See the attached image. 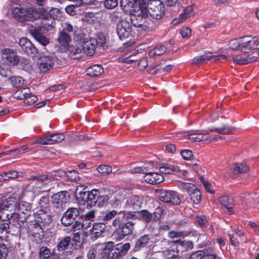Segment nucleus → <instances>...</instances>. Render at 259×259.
Returning a JSON list of instances; mask_svg holds the SVG:
<instances>
[{
    "instance_id": "nucleus-18",
    "label": "nucleus",
    "mask_w": 259,
    "mask_h": 259,
    "mask_svg": "<svg viewBox=\"0 0 259 259\" xmlns=\"http://www.w3.org/2000/svg\"><path fill=\"white\" fill-rule=\"evenodd\" d=\"M219 201L225 207L224 211L226 213L231 214L234 212L233 209L234 201L232 197L227 196H221L219 198Z\"/></svg>"
},
{
    "instance_id": "nucleus-56",
    "label": "nucleus",
    "mask_w": 259,
    "mask_h": 259,
    "mask_svg": "<svg viewBox=\"0 0 259 259\" xmlns=\"http://www.w3.org/2000/svg\"><path fill=\"white\" fill-rule=\"evenodd\" d=\"M97 42V45L104 47L106 43V38L105 35L103 33H100L98 35L97 39H96Z\"/></svg>"
},
{
    "instance_id": "nucleus-28",
    "label": "nucleus",
    "mask_w": 259,
    "mask_h": 259,
    "mask_svg": "<svg viewBox=\"0 0 259 259\" xmlns=\"http://www.w3.org/2000/svg\"><path fill=\"white\" fill-rule=\"evenodd\" d=\"M34 143L39 145H49L54 144L52 138V134L46 135L42 137H37Z\"/></svg>"
},
{
    "instance_id": "nucleus-8",
    "label": "nucleus",
    "mask_w": 259,
    "mask_h": 259,
    "mask_svg": "<svg viewBox=\"0 0 259 259\" xmlns=\"http://www.w3.org/2000/svg\"><path fill=\"white\" fill-rule=\"evenodd\" d=\"M117 33L121 40L132 37L131 23L126 19L122 20L117 26Z\"/></svg>"
},
{
    "instance_id": "nucleus-51",
    "label": "nucleus",
    "mask_w": 259,
    "mask_h": 259,
    "mask_svg": "<svg viewBox=\"0 0 259 259\" xmlns=\"http://www.w3.org/2000/svg\"><path fill=\"white\" fill-rule=\"evenodd\" d=\"M118 4L117 0H105L104 5L106 9L111 10L117 6Z\"/></svg>"
},
{
    "instance_id": "nucleus-60",
    "label": "nucleus",
    "mask_w": 259,
    "mask_h": 259,
    "mask_svg": "<svg viewBox=\"0 0 259 259\" xmlns=\"http://www.w3.org/2000/svg\"><path fill=\"white\" fill-rule=\"evenodd\" d=\"M52 138L54 144H56L64 140L65 136L62 134H52Z\"/></svg>"
},
{
    "instance_id": "nucleus-11",
    "label": "nucleus",
    "mask_w": 259,
    "mask_h": 259,
    "mask_svg": "<svg viewBox=\"0 0 259 259\" xmlns=\"http://www.w3.org/2000/svg\"><path fill=\"white\" fill-rule=\"evenodd\" d=\"M79 194L81 198L86 202L87 206L92 207L98 203L99 197V191L94 189L89 192H80Z\"/></svg>"
},
{
    "instance_id": "nucleus-21",
    "label": "nucleus",
    "mask_w": 259,
    "mask_h": 259,
    "mask_svg": "<svg viewBox=\"0 0 259 259\" xmlns=\"http://www.w3.org/2000/svg\"><path fill=\"white\" fill-rule=\"evenodd\" d=\"M146 17H127L126 20L129 21L136 27H141L146 30L149 28L148 23L146 21Z\"/></svg>"
},
{
    "instance_id": "nucleus-1",
    "label": "nucleus",
    "mask_w": 259,
    "mask_h": 259,
    "mask_svg": "<svg viewBox=\"0 0 259 259\" xmlns=\"http://www.w3.org/2000/svg\"><path fill=\"white\" fill-rule=\"evenodd\" d=\"M135 223L132 221L122 223L120 217H116L112 222V227L116 228L115 232L118 235V239H123L131 234L134 230Z\"/></svg>"
},
{
    "instance_id": "nucleus-32",
    "label": "nucleus",
    "mask_w": 259,
    "mask_h": 259,
    "mask_svg": "<svg viewBox=\"0 0 259 259\" xmlns=\"http://www.w3.org/2000/svg\"><path fill=\"white\" fill-rule=\"evenodd\" d=\"M120 7L121 9L126 13H128L131 16L130 11L133 9L134 7V2L130 0H120L119 2Z\"/></svg>"
},
{
    "instance_id": "nucleus-23",
    "label": "nucleus",
    "mask_w": 259,
    "mask_h": 259,
    "mask_svg": "<svg viewBox=\"0 0 259 259\" xmlns=\"http://www.w3.org/2000/svg\"><path fill=\"white\" fill-rule=\"evenodd\" d=\"M104 71V69L100 65H94L87 69V74L91 76H98Z\"/></svg>"
},
{
    "instance_id": "nucleus-35",
    "label": "nucleus",
    "mask_w": 259,
    "mask_h": 259,
    "mask_svg": "<svg viewBox=\"0 0 259 259\" xmlns=\"http://www.w3.org/2000/svg\"><path fill=\"white\" fill-rule=\"evenodd\" d=\"M242 37L234 38L229 41V47L232 50H240L241 51Z\"/></svg>"
},
{
    "instance_id": "nucleus-6",
    "label": "nucleus",
    "mask_w": 259,
    "mask_h": 259,
    "mask_svg": "<svg viewBox=\"0 0 259 259\" xmlns=\"http://www.w3.org/2000/svg\"><path fill=\"white\" fill-rule=\"evenodd\" d=\"M134 7L131 10V16H148V8L146 0H133Z\"/></svg>"
},
{
    "instance_id": "nucleus-58",
    "label": "nucleus",
    "mask_w": 259,
    "mask_h": 259,
    "mask_svg": "<svg viewBox=\"0 0 259 259\" xmlns=\"http://www.w3.org/2000/svg\"><path fill=\"white\" fill-rule=\"evenodd\" d=\"M8 254V250L4 244H0V259H4L7 257Z\"/></svg>"
},
{
    "instance_id": "nucleus-37",
    "label": "nucleus",
    "mask_w": 259,
    "mask_h": 259,
    "mask_svg": "<svg viewBox=\"0 0 259 259\" xmlns=\"http://www.w3.org/2000/svg\"><path fill=\"white\" fill-rule=\"evenodd\" d=\"M50 205L49 198L48 196H42L39 202L38 210L46 211Z\"/></svg>"
},
{
    "instance_id": "nucleus-2",
    "label": "nucleus",
    "mask_w": 259,
    "mask_h": 259,
    "mask_svg": "<svg viewBox=\"0 0 259 259\" xmlns=\"http://www.w3.org/2000/svg\"><path fill=\"white\" fill-rule=\"evenodd\" d=\"M1 56L3 63L10 66H16L20 61V56L15 50L4 48L1 51Z\"/></svg>"
},
{
    "instance_id": "nucleus-39",
    "label": "nucleus",
    "mask_w": 259,
    "mask_h": 259,
    "mask_svg": "<svg viewBox=\"0 0 259 259\" xmlns=\"http://www.w3.org/2000/svg\"><path fill=\"white\" fill-rule=\"evenodd\" d=\"M232 169L235 174L246 172L249 170V167L243 163H236Z\"/></svg>"
},
{
    "instance_id": "nucleus-52",
    "label": "nucleus",
    "mask_w": 259,
    "mask_h": 259,
    "mask_svg": "<svg viewBox=\"0 0 259 259\" xmlns=\"http://www.w3.org/2000/svg\"><path fill=\"white\" fill-rule=\"evenodd\" d=\"M181 154L182 158L186 160H191L194 157L192 151L188 149L181 151Z\"/></svg>"
},
{
    "instance_id": "nucleus-57",
    "label": "nucleus",
    "mask_w": 259,
    "mask_h": 259,
    "mask_svg": "<svg viewBox=\"0 0 259 259\" xmlns=\"http://www.w3.org/2000/svg\"><path fill=\"white\" fill-rule=\"evenodd\" d=\"M54 28V25L52 24V22L51 24L49 23H44L43 22V25L41 26H38V30L43 31H46L47 32L52 30Z\"/></svg>"
},
{
    "instance_id": "nucleus-10",
    "label": "nucleus",
    "mask_w": 259,
    "mask_h": 259,
    "mask_svg": "<svg viewBox=\"0 0 259 259\" xmlns=\"http://www.w3.org/2000/svg\"><path fill=\"white\" fill-rule=\"evenodd\" d=\"M55 63V58L53 56L44 55L40 57L37 65L40 72H46L53 68Z\"/></svg>"
},
{
    "instance_id": "nucleus-63",
    "label": "nucleus",
    "mask_w": 259,
    "mask_h": 259,
    "mask_svg": "<svg viewBox=\"0 0 259 259\" xmlns=\"http://www.w3.org/2000/svg\"><path fill=\"white\" fill-rule=\"evenodd\" d=\"M9 228L8 223H3L0 225V234L2 235L0 238L3 237V235H6L8 233Z\"/></svg>"
},
{
    "instance_id": "nucleus-17",
    "label": "nucleus",
    "mask_w": 259,
    "mask_h": 259,
    "mask_svg": "<svg viewBox=\"0 0 259 259\" xmlns=\"http://www.w3.org/2000/svg\"><path fill=\"white\" fill-rule=\"evenodd\" d=\"M103 251L108 255L107 259H116L120 257L119 253L115 250V245L112 241L105 243Z\"/></svg>"
},
{
    "instance_id": "nucleus-14",
    "label": "nucleus",
    "mask_w": 259,
    "mask_h": 259,
    "mask_svg": "<svg viewBox=\"0 0 259 259\" xmlns=\"http://www.w3.org/2000/svg\"><path fill=\"white\" fill-rule=\"evenodd\" d=\"M19 44L21 49L27 54L32 57L36 56V55L37 54V50L26 37L20 38Z\"/></svg>"
},
{
    "instance_id": "nucleus-41",
    "label": "nucleus",
    "mask_w": 259,
    "mask_h": 259,
    "mask_svg": "<svg viewBox=\"0 0 259 259\" xmlns=\"http://www.w3.org/2000/svg\"><path fill=\"white\" fill-rule=\"evenodd\" d=\"M9 80L11 84L16 88L21 87L23 85L24 82V80L20 76L11 77L9 78Z\"/></svg>"
},
{
    "instance_id": "nucleus-26",
    "label": "nucleus",
    "mask_w": 259,
    "mask_h": 259,
    "mask_svg": "<svg viewBox=\"0 0 259 259\" xmlns=\"http://www.w3.org/2000/svg\"><path fill=\"white\" fill-rule=\"evenodd\" d=\"M212 57L211 53H207L201 56H196L194 57L192 63L195 65H200L206 61L209 60Z\"/></svg>"
},
{
    "instance_id": "nucleus-31",
    "label": "nucleus",
    "mask_w": 259,
    "mask_h": 259,
    "mask_svg": "<svg viewBox=\"0 0 259 259\" xmlns=\"http://www.w3.org/2000/svg\"><path fill=\"white\" fill-rule=\"evenodd\" d=\"M234 128L231 126L226 125L222 127H218V128H210V131H215L219 134H223V135H228L231 134L232 131H233Z\"/></svg>"
},
{
    "instance_id": "nucleus-15",
    "label": "nucleus",
    "mask_w": 259,
    "mask_h": 259,
    "mask_svg": "<svg viewBox=\"0 0 259 259\" xmlns=\"http://www.w3.org/2000/svg\"><path fill=\"white\" fill-rule=\"evenodd\" d=\"M145 181L150 184L155 185L159 184L164 181L163 176L157 171H149L146 173L145 177Z\"/></svg>"
},
{
    "instance_id": "nucleus-40",
    "label": "nucleus",
    "mask_w": 259,
    "mask_h": 259,
    "mask_svg": "<svg viewBox=\"0 0 259 259\" xmlns=\"http://www.w3.org/2000/svg\"><path fill=\"white\" fill-rule=\"evenodd\" d=\"M188 138L194 142H205V134L201 133H193L189 135Z\"/></svg>"
},
{
    "instance_id": "nucleus-53",
    "label": "nucleus",
    "mask_w": 259,
    "mask_h": 259,
    "mask_svg": "<svg viewBox=\"0 0 259 259\" xmlns=\"http://www.w3.org/2000/svg\"><path fill=\"white\" fill-rule=\"evenodd\" d=\"M185 236L183 232L171 231L168 234V237L171 239L184 238Z\"/></svg>"
},
{
    "instance_id": "nucleus-54",
    "label": "nucleus",
    "mask_w": 259,
    "mask_h": 259,
    "mask_svg": "<svg viewBox=\"0 0 259 259\" xmlns=\"http://www.w3.org/2000/svg\"><path fill=\"white\" fill-rule=\"evenodd\" d=\"M232 61L234 63L239 65H245V56L237 55L232 57Z\"/></svg>"
},
{
    "instance_id": "nucleus-9",
    "label": "nucleus",
    "mask_w": 259,
    "mask_h": 259,
    "mask_svg": "<svg viewBox=\"0 0 259 259\" xmlns=\"http://www.w3.org/2000/svg\"><path fill=\"white\" fill-rule=\"evenodd\" d=\"M241 44V52L247 53L256 49L259 41L256 36H245L242 37Z\"/></svg>"
},
{
    "instance_id": "nucleus-3",
    "label": "nucleus",
    "mask_w": 259,
    "mask_h": 259,
    "mask_svg": "<svg viewBox=\"0 0 259 259\" xmlns=\"http://www.w3.org/2000/svg\"><path fill=\"white\" fill-rule=\"evenodd\" d=\"M156 195L160 201L165 203L178 205L181 201L177 192L174 191L161 189L156 191Z\"/></svg>"
},
{
    "instance_id": "nucleus-20",
    "label": "nucleus",
    "mask_w": 259,
    "mask_h": 259,
    "mask_svg": "<svg viewBox=\"0 0 259 259\" xmlns=\"http://www.w3.org/2000/svg\"><path fill=\"white\" fill-rule=\"evenodd\" d=\"M30 32L34 38L43 46H46L50 43V38L42 34L38 28L31 29Z\"/></svg>"
},
{
    "instance_id": "nucleus-5",
    "label": "nucleus",
    "mask_w": 259,
    "mask_h": 259,
    "mask_svg": "<svg viewBox=\"0 0 259 259\" xmlns=\"http://www.w3.org/2000/svg\"><path fill=\"white\" fill-rule=\"evenodd\" d=\"M69 199V196L66 191L56 193L52 197V202L54 206L61 210L66 207Z\"/></svg>"
},
{
    "instance_id": "nucleus-62",
    "label": "nucleus",
    "mask_w": 259,
    "mask_h": 259,
    "mask_svg": "<svg viewBox=\"0 0 259 259\" xmlns=\"http://www.w3.org/2000/svg\"><path fill=\"white\" fill-rule=\"evenodd\" d=\"M163 212V210L160 207L156 208L155 211L154 212L153 214L152 219L153 221H157L159 220L161 216V214Z\"/></svg>"
},
{
    "instance_id": "nucleus-45",
    "label": "nucleus",
    "mask_w": 259,
    "mask_h": 259,
    "mask_svg": "<svg viewBox=\"0 0 259 259\" xmlns=\"http://www.w3.org/2000/svg\"><path fill=\"white\" fill-rule=\"evenodd\" d=\"M141 218L146 223H149L153 218V214L147 210H143L140 212Z\"/></svg>"
},
{
    "instance_id": "nucleus-42",
    "label": "nucleus",
    "mask_w": 259,
    "mask_h": 259,
    "mask_svg": "<svg viewBox=\"0 0 259 259\" xmlns=\"http://www.w3.org/2000/svg\"><path fill=\"white\" fill-rule=\"evenodd\" d=\"M178 185L179 187L186 190L189 194L196 188L195 185L191 183L179 182Z\"/></svg>"
},
{
    "instance_id": "nucleus-19",
    "label": "nucleus",
    "mask_w": 259,
    "mask_h": 259,
    "mask_svg": "<svg viewBox=\"0 0 259 259\" xmlns=\"http://www.w3.org/2000/svg\"><path fill=\"white\" fill-rule=\"evenodd\" d=\"M97 46V42L96 38H91L83 42L82 50L87 55L91 56L95 53Z\"/></svg>"
},
{
    "instance_id": "nucleus-43",
    "label": "nucleus",
    "mask_w": 259,
    "mask_h": 259,
    "mask_svg": "<svg viewBox=\"0 0 259 259\" xmlns=\"http://www.w3.org/2000/svg\"><path fill=\"white\" fill-rule=\"evenodd\" d=\"M129 203L133 206L139 208L141 207L142 199L137 195H133L131 197Z\"/></svg>"
},
{
    "instance_id": "nucleus-7",
    "label": "nucleus",
    "mask_w": 259,
    "mask_h": 259,
    "mask_svg": "<svg viewBox=\"0 0 259 259\" xmlns=\"http://www.w3.org/2000/svg\"><path fill=\"white\" fill-rule=\"evenodd\" d=\"M148 16H162L164 15L165 7L159 0H151L148 4Z\"/></svg>"
},
{
    "instance_id": "nucleus-61",
    "label": "nucleus",
    "mask_w": 259,
    "mask_h": 259,
    "mask_svg": "<svg viewBox=\"0 0 259 259\" xmlns=\"http://www.w3.org/2000/svg\"><path fill=\"white\" fill-rule=\"evenodd\" d=\"M37 100V98L35 95L31 94L30 96L24 100V103L28 104V105H30L36 102Z\"/></svg>"
},
{
    "instance_id": "nucleus-13",
    "label": "nucleus",
    "mask_w": 259,
    "mask_h": 259,
    "mask_svg": "<svg viewBox=\"0 0 259 259\" xmlns=\"http://www.w3.org/2000/svg\"><path fill=\"white\" fill-rule=\"evenodd\" d=\"M37 13V11L34 7L23 8L19 6L12 9V16H35Z\"/></svg>"
},
{
    "instance_id": "nucleus-22",
    "label": "nucleus",
    "mask_w": 259,
    "mask_h": 259,
    "mask_svg": "<svg viewBox=\"0 0 259 259\" xmlns=\"http://www.w3.org/2000/svg\"><path fill=\"white\" fill-rule=\"evenodd\" d=\"M105 225L101 223H97L93 225L90 230L91 238L95 240L100 237L104 231Z\"/></svg>"
},
{
    "instance_id": "nucleus-12",
    "label": "nucleus",
    "mask_w": 259,
    "mask_h": 259,
    "mask_svg": "<svg viewBox=\"0 0 259 259\" xmlns=\"http://www.w3.org/2000/svg\"><path fill=\"white\" fill-rule=\"evenodd\" d=\"M79 210L75 207H70L64 213L62 219L61 223L65 226H68L71 225L74 220L78 216Z\"/></svg>"
},
{
    "instance_id": "nucleus-47",
    "label": "nucleus",
    "mask_w": 259,
    "mask_h": 259,
    "mask_svg": "<svg viewBox=\"0 0 259 259\" xmlns=\"http://www.w3.org/2000/svg\"><path fill=\"white\" fill-rule=\"evenodd\" d=\"M194 5H191L186 7L182 13L180 14V16H193L195 14V11L194 10L193 7Z\"/></svg>"
},
{
    "instance_id": "nucleus-64",
    "label": "nucleus",
    "mask_w": 259,
    "mask_h": 259,
    "mask_svg": "<svg viewBox=\"0 0 259 259\" xmlns=\"http://www.w3.org/2000/svg\"><path fill=\"white\" fill-rule=\"evenodd\" d=\"M97 249L95 246H92L90 247L87 256L89 259H95L96 256Z\"/></svg>"
},
{
    "instance_id": "nucleus-59",
    "label": "nucleus",
    "mask_w": 259,
    "mask_h": 259,
    "mask_svg": "<svg viewBox=\"0 0 259 259\" xmlns=\"http://www.w3.org/2000/svg\"><path fill=\"white\" fill-rule=\"evenodd\" d=\"M180 34L183 38H188L191 35V30L188 27H183L180 31Z\"/></svg>"
},
{
    "instance_id": "nucleus-55",
    "label": "nucleus",
    "mask_w": 259,
    "mask_h": 259,
    "mask_svg": "<svg viewBox=\"0 0 259 259\" xmlns=\"http://www.w3.org/2000/svg\"><path fill=\"white\" fill-rule=\"evenodd\" d=\"M129 172L132 174H145L148 172V169L146 167H136L134 168L130 169Z\"/></svg>"
},
{
    "instance_id": "nucleus-44",
    "label": "nucleus",
    "mask_w": 259,
    "mask_h": 259,
    "mask_svg": "<svg viewBox=\"0 0 259 259\" xmlns=\"http://www.w3.org/2000/svg\"><path fill=\"white\" fill-rule=\"evenodd\" d=\"M71 238L69 237H65L58 245L57 248L59 250H64L66 249L69 245Z\"/></svg>"
},
{
    "instance_id": "nucleus-34",
    "label": "nucleus",
    "mask_w": 259,
    "mask_h": 259,
    "mask_svg": "<svg viewBox=\"0 0 259 259\" xmlns=\"http://www.w3.org/2000/svg\"><path fill=\"white\" fill-rule=\"evenodd\" d=\"M149 240V237L148 235H144L141 237L136 242L135 247L136 251L140 250L141 248L144 247L147 245Z\"/></svg>"
},
{
    "instance_id": "nucleus-29",
    "label": "nucleus",
    "mask_w": 259,
    "mask_h": 259,
    "mask_svg": "<svg viewBox=\"0 0 259 259\" xmlns=\"http://www.w3.org/2000/svg\"><path fill=\"white\" fill-rule=\"evenodd\" d=\"M174 243L178 244L179 247L182 251H186L192 249L193 247V243L190 241L181 240L177 239L173 241Z\"/></svg>"
},
{
    "instance_id": "nucleus-16",
    "label": "nucleus",
    "mask_w": 259,
    "mask_h": 259,
    "mask_svg": "<svg viewBox=\"0 0 259 259\" xmlns=\"http://www.w3.org/2000/svg\"><path fill=\"white\" fill-rule=\"evenodd\" d=\"M18 213L22 216V217H20V222H25L30 214L31 206L30 203L25 201L20 202L18 206Z\"/></svg>"
},
{
    "instance_id": "nucleus-49",
    "label": "nucleus",
    "mask_w": 259,
    "mask_h": 259,
    "mask_svg": "<svg viewBox=\"0 0 259 259\" xmlns=\"http://www.w3.org/2000/svg\"><path fill=\"white\" fill-rule=\"evenodd\" d=\"M50 255L51 252L47 247L43 246L40 248L39 256L41 259H47Z\"/></svg>"
},
{
    "instance_id": "nucleus-38",
    "label": "nucleus",
    "mask_w": 259,
    "mask_h": 259,
    "mask_svg": "<svg viewBox=\"0 0 259 259\" xmlns=\"http://www.w3.org/2000/svg\"><path fill=\"white\" fill-rule=\"evenodd\" d=\"M189 195L193 203L198 204L201 201V193L197 188H195V190H193Z\"/></svg>"
},
{
    "instance_id": "nucleus-36",
    "label": "nucleus",
    "mask_w": 259,
    "mask_h": 259,
    "mask_svg": "<svg viewBox=\"0 0 259 259\" xmlns=\"http://www.w3.org/2000/svg\"><path fill=\"white\" fill-rule=\"evenodd\" d=\"M29 180H33L35 181V184L37 183L38 184H41V183H43L48 180L52 181L53 180L52 176H48L47 175H43L39 176H35L30 177L28 178Z\"/></svg>"
},
{
    "instance_id": "nucleus-30",
    "label": "nucleus",
    "mask_w": 259,
    "mask_h": 259,
    "mask_svg": "<svg viewBox=\"0 0 259 259\" xmlns=\"http://www.w3.org/2000/svg\"><path fill=\"white\" fill-rule=\"evenodd\" d=\"M167 52V48L162 45H157L153 49L150 50L149 52V55L150 57L160 56L164 54Z\"/></svg>"
},
{
    "instance_id": "nucleus-33",
    "label": "nucleus",
    "mask_w": 259,
    "mask_h": 259,
    "mask_svg": "<svg viewBox=\"0 0 259 259\" xmlns=\"http://www.w3.org/2000/svg\"><path fill=\"white\" fill-rule=\"evenodd\" d=\"M131 247L130 243H119L115 245V250L119 253L120 257L125 255Z\"/></svg>"
},
{
    "instance_id": "nucleus-27",
    "label": "nucleus",
    "mask_w": 259,
    "mask_h": 259,
    "mask_svg": "<svg viewBox=\"0 0 259 259\" xmlns=\"http://www.w3.org/2000/svg\"><path fill=\"white\" fill-rule=\"evenodd\" d=\"M57 40L59 44L64 47L69 46L71 40V37L65 31H62L59 34Z\"/></svg>"
},
{
    "instance_id": "nucleus-48",
    "label": "nucleus",
    "mask_w": 259,
    "mask_h": 259,
    "mask_svg": "<svg viewBox=\"0 0 259 259\" xmlns=\"http://www.w3.org/2000/svg\"><path fill=\"white\" fill-rule=\"evenodd\" d=\"M121 212H118L116 210H112L111 211H107L104 216L103 220L104 221H108L112 219L114 217H115L117 214L121 213Z\"/></svg>"
},
{
    "instance_id": "nucleus-24",
    "label": "nucleus",
    "mask_w": 259,
    "mask_h": 259,
    "mask_svg": "<svg viewBox=\"0 0 259 259\" xmlns=\"http://www.w3.org/2000/svg\"><path fill=\"white\" fill-rule=\"evenodd\" d=\"M51 215L47 213L46 211L38 210L36 217V221L45 224H49L51 222Z\"/></svg>"
},
{
    "instance_id": "nucleus-4",
    "label": "nucleus",
    "mask_w": 259,
    "mask_h": 259,
    "mask_svg": "<svg viewBox=\"0 0 259 259\" xmlns=\"http://www.w3.org/2000/svg\"><path fill=\"white\" fill-rule=\"evenodd\" d=\"M159 171L161 174H174L179 176H187L188 171L185 168V165L181 164H165L159 167Z\"/></svg>"
},
{
    "instance_id": "nucleus-46",
    "label": "nucleus",
    "mask_w": 259,
    "mask_h": 259,
    "mask_svg": "<svg viewBox=\"0 0 259 259\" xmlns=\"http://www.w3.org/2000/svg\"><path fill=\"white\" fill-rule=\"evenodd\" d=\"M18 176V172L11 171L5 172L4 175L0 176V181H6L9 179H15Z\"/></svg>"
},
{
    "instance_id": "nucleus-25",
    "label": "nucleus",
    "mask_w": 259,
    "mask_h": 259,
    "mask_svg": "<svg viewBox=\"0 0 259 259\" xmlns=\"http://www.w3.org/2000/svg\"><path fill=\"white\" fill-rule=\"evenodd\" d=\"M15 198L12 197L3 200L0 203V211L15 206Z\"/></svg>"
},
{
    "instance_id": "nucleus-50",
    "label": "nucleus",
    "mask_w": 259,
    "mask_h": 259,
    "mask_svg": "<svg viewBox=\"0 0 259 259\" xmlns=\"http://www.w3.org/2000/svg\"><path fill=\"white\" fill-rule=\"evenodd\" d=\"M97 170L103 175H107L112 172L111 167L108 165H100L98 167Z\"/></svg>"
}]
</instances>
